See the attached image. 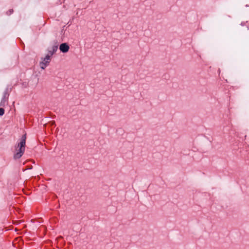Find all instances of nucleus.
<instances>
[{"label":"nucleus","instance_id":"4","mask_svg":"<svg viewBox=\"0 0 249 249\" xmlns=\"http://www.w3.org/2000/svg\"><path fill=\"white\" fill-rule=\"evenodd\" d=\"M41 59H42L41 62H43L45 65L48 66L51 61V55L48 54L46 55L45 58Z\"/></svg>","mask_w":249,"mask_h":249},{"label":"nucleus","instance_id":"5","mask_svg":"<svg viewBox=\"0 0 249 249\" xmlns=\"http://www.w3.org/2000/svg\"><path fill=\"white\" fill-rule=\"evenodd\" d=\"M57 49H58L57 45L53 46L52 48V49L51 50L49 51L48 54L50 55H51V56H52L55 53V52L57 50Z\"/></svg>","mask_w":249,"mask_h":249},{"label":"nucleus","instance_id":"8","mask_svg":"<svg viewBox=\"0 0 249 249\" xmlns=\"http://www.w3.org/2000/svg\"><path fill=\"white\" fill-rule=\"evenodd\" d=\"M4 113V109L3 108H0V116H2Z\"/></svg>","mask_w":249,"mask_h":249},{"label":"nucleus","instance_id":"6","mask_svg":"<svg viewBox=\"0 0 249 249\" xmlns=\"http://www.w3.org/2000/svg\"><path fill=\"white\" fill-rule=\"evenodd\" d=\"M39 66L40 67V68L42 70H44L47 67L46 65H45L43 62H41L39 63Z\"/></svg>","mask_w":249,"mask_h":249},{"label":"nucleus","instance_id":"3","mask_svg":"<svg viewBox=\"0 0 249 249\" xmlns=\"http://www.w3.org/2000/svg\"><path fill=\"white\" fill-rule=\"evenodd\" d=\"M69 46L66 43H63L60 44L59 49L60 51L63 53H66L68 52L69 50Z\"/></svg>","mask_w":249,"mask_h":249},{"label":"nucleus","instance_id":"7","mask_svg":"<svg viewBox=\"0 0 249 249\" xmlns=\"http://www.w3.org/2000/svg\"><path fill=\"white\" fill-rule=\"evenodd\" d=\"M13 12H14V10L13 9H11L9 10L8 11H7L6 12V14L7 16H10L11 14H12L13 13Z\"/></svg>","mask_w":249,"mask_h":249},{"label":"nucleus","instance_id":"2","mask_svg":"<svg viewBox=\"0 0 249 249\" xmlns=\"http://www.w3.org/2000/svg\"><path fill=\"white\" fill-rule=\"evenodd\" d=\"M8 88L6 89L5 90L3 97L0 103V107H4L8 101L9 94L8 93Z\"/></svg>","mask_w":249,"mask_h":249},{"label":"nucleus","instance_id":"1","mask_svg":"<svg viewBox=\"0 0 249 249\" xmlns=\"http://www.w3.org/2000/svg\"><path fill=\"white\" fill-rule=\"evenodd\" d=\"M26 134L23 135L20 140V142L15 146V153L14 155V159L17 160L20 159L23 155L26 144Z\"/></svg>","mask_w":249,"mask_h":249}]
</instances>
